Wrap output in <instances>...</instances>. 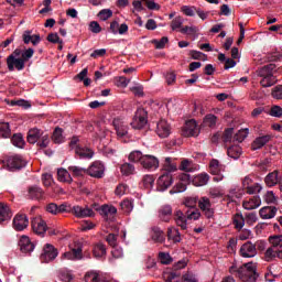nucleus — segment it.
Segmentation results:
<instances>
[{
    "instance_id": "f257e3e1",
    "label": "nucleus",
    "mask_w": 282,
    "mask_h": 282,
    "mask_svg": "<svg viewBox=\"0 0 282 282\" xmlns=\"http://www.w3.org/2000/svg\"><path fill=\"white\" fill-rule=\"evenodd\" d=\"M230 274L237 276L242 282H257L259 279V273H257V264L253 262H247L241 267H237L236 264L229 268Z\"/></svg>"
},
{
    "instance_id": "f03ea898",
    "label": "nucleus",
    "mask_w": 282,
    "mask_h": 282,
    "mask_svg": "<svg viewBox=\"0 0 282 282\" xmlns=\"http://www.w3.org/2000/svg\"><path fill=\"white\" fill-rule=\"evenodd\" d=\"M163 169L165 173L156 181V189L160 192L166 191L173 184V173L177 171V165L173 162L172 158H165Z\"/></svg>"
},
{
    "instance_id": "7ed1b4c3",
    "label": "nucleus",
    "mask_w": 282,
    "mask_h": 282,
    "mask_svg": "<svg viewBox=\"0 0 282 282\" xmlns=\"http://www.w3.org/2000/svg\"><path fill=\"white\" fill-rule=\"evenodd\" d=\"M276 69V64H268L260 68H258L257 74L260 80L261 87L268 88L276 85V76H274V72Z\"/></svg>"
},
{
    "instance_id": "20e7f679",
    "label": "nucleus",
    "mask_w": 282,
    "mask_h": 282,
    "mask_svg": "<svg viewBox=\"0 0 282 282\" xmlns=\"http://www.w3.org/2000/svg\"><path fill=\"white\" fill-rule=\"evenodd\" d=\"M178 169L183 171V173L178 174L177 193H184L188 184H191V174L188 173H193V163L184 159Z\"/></svg>"
},
{
    "instance_id": "39448f33",
    "label": "nucleus",
    "mask_w": 282,
    "mask_h": 282,
    "mask_svg": "<svg viewBox=\"0 0 282 282\" xmlns=\"http://www.w3.org/2000/svg\"><path fill=\"white\" fill-rule=\"evenodd\" d=\"M271 247L267 249L264 257L267 261L272 259H282V235L269 237Z\"/></svg>"
},
{
    "instance_id": "423d86ee",
    "label": "nucleus",
    "mask_w": 282,
    "mask_h": 282,
    "mask_svg": "<svg viewBox=\"0 0 282 282\" xmlns=\"http://www.w3.org/2000/svg\"><path fill=\"white\" fill-rule=\"evenodd\" d=\"M202 217V213L199 209H189L184 215L181 210L177 212V226L182 228V230H186L187 225L186 221L193 219L194 221H197Z\"/></svg>"
},
{
    "instance_id": "0eeeda50",
    "label": "nucleus",
    "mask_w": 282,
    "mask_h": 282,
    "mask_svg": "<svg viewBox=\"0 0 282 282\" xmlns=\"http://www.w3.org/2000/svg\"><path fill=\"white\" fill-rule=\"evenodd\" d=\"M149 122V112L144 108H138L131 122L132 129H142Z\"/></svg>"
},
{
    "instance_id": "6e6552de",
    "label": "nucleus",
    "mask_w": 282,
    "mask_h": 282,
    "mask_svg": "<svg viewBox=\"0 0 282 282\" xmlns=\"http://www.w3.org/2000/svg\"><path fill=\"white\" fill-rule=\"evenodd\" d=\"M86 175L95 177L96 180H102L105 177V164L100 161H95L86 169Z\"/></svg>"
},
{
    "instance_id": "1a4fd4ad",
    "label": "nucleus",
    "mask_w": 282,
    "mask_h": 282,
    "mask_svg": "<svg viewBox=\"0 0 282 282\" xmlns=\"http://www.w3.org/2000/svg\"><path fill=\"white\" fill-rule=\"evenodd\" d=\"M181 135H183V138H195L199 135V129H197V122L195 119H191L185 122L181 130Z\"/></svg>"
},
{
    "instance_id": "9d476101",
    "label": "nucleus",
    "mask_w": 282,
    "mask_h": 282,
    "mask_svg": "<svg viewBox=\"0 0 282 282\" xmlns=\"http://www.w3.org/2000/svg\"><path fill=\"white\" fill-rule=\"evenodd\" d=\"M58 257V249L51 243H46L43 248V252L40 257L42 263H50Z\"/></svg>"
},
{
    "instance_id": "9b49d317",
    "label": "nucleus",
    "mask_w": 282,
    "mask_h": 282,
    "mask_svg": "<svg viewBox=\"0 0 282 282\" xmlns=\"http://www.w3.org/2000/svg\"><path fill=\"white\" fill-rule=\"evenodd\" d=\"M198 208L204 213L207 219H210L215 215V209H213L210 198L206 196H203L198 199Z\"/></svg>"
},
{
    "instance_id": "f8f14e48",
    "label": "nucleus",
    "mask_w": 282,
    "mask_h": 282,
    "mask_svg": "<svg viewBox=\"0 0 282 282\" xmlns=\"http://www.w3.org/2000/svg\"><path fill=\"white\" fill-rule=\"evenodd\" d=\"M28 163L20 155L9 156L7 159V166L9 171H21Z\"/></svg>"
},
{
    "instance_id": "ddd939ff",
    "label": "nucleus",
    "mask_w": 282,
    "mask_h": 282,
    "mask_svg": "<svg viewBox=\"0 0 282 282\" xmlns=\"http://www.w3.org/2000/svg\"><path fill=\"white\" fill-rule=\"evenodd\" d=\"M141 166L147 171H156L160 167V160L151 154H144L141 161Z\"/></svg>"
},
{
    "instance_id": "4468645a",
    "label": "nucleus",
    "mask_w": 282,
    "mask_h": 282,
    "mask_svg": "<svg viewBox=\"0 0 282 282\" xmlns=\"http://www.w3.org/2000/svg\"><path fill=\"white\" fill-rule=\"evenodd\" d=\"M7 65L9 72H14V67L18 69V72L25 69V61H23L21 57L17 58L14 55L8 56Z\"/></svg>"
},
{
    "instance_id": "2eb2a0df",
    "label": "nucleus",
    "mask_w": 282,
    "mask_h": 282,
    "mask_svg": "<svg viewBox=\"0 0 282 282\" xmlns=\"http://www.w3.org/2000/svg\"><path fill=\"white\" fill-rule=\"evenodd\" d=\"M31 226L35 235L45 237V232H47V224H45V220H42L41 218H33L31 220Z\"/></svg>"
},
{
    "instance_id": "dca6fc26",
    "label": "nucleus",
    "mask_w": 282,
    "mask_h": 282,
    "mask_svg": "<svg viewBox=\"0 0 282 282\" xmlns=\"http://www.w3.org/2000/svg\"><path fill=\"white\" fill-rule=\"evenodd\" d=\"M171 124L169 121L162 119L156 123L155 133L159 138H169L171 135Z\"/></svg>"
},
{
    "instance_id": "f3484780",
    "label": "nucleus",
    "mask_w": 282,
    "mask_h": 282,
    "mask_svg": "<svg viewBox=\"0 0 282 282\" xmlns=\"http://www.w3.org/2000/svg\"><path fill=\"white\" fill-rule=\"evenodd\" d=\"M240 254L245 259H252V257H257V245L251 241L245 242L240 248Z\"/></svg>"
},
{
    "instance_id": "a211bd4d",
    "label": "nucleus",
    "mask_w": 282,
    "mask_h": 282,
    "mask_svg": "<svg viewBox=\"0 0 282 282\" xmlns=\"http://www.w3.org/2000/svg\"><path fill=\"white\" fill-rule=\"evenodd\" d=\"M30 224V220H28V216L20 214L17 215L13 218V228L14 230H18L19 232H21V230H25V228H28Z\"/></svg>"
},
{
    "instance_id": "6ab92c4d",
    "label": "nucleus",
    "mask_w": 282,
    "mask_h": 282,
    "mask_svg": "<svg viewBox=\"0 0 282 282\" xmlns=\"http://www.w3.org/2000/svg\"><path fill=\"white\" fill-rule=\"evenodd\" d=\"M29 199H35L36 202H41L43 197H45V191L41 188L39 185L30 186L28 189Z\"/></svg>"
},
{
    "instance_id": "aec40b11",
    "label": "nucleus",
    "mask_w": 282,
    "mask_h": 282,
    "mask_svg": "<svg viewBox=\"0 0 282 282\" xmlns=\"http://www.w3.org/2000/svg\"><path fill=\"white\" fill-rule=\"evenodd\" d=\"M72 213L74 214L75 217H79V218L94 217V215H96V213H94V209L89 207L83 208L80 206H74L72 208Z\"/></svg>"
},
{
    "instance_id": "412c9836",
    "label": "nucleus",
    "mask_w": 282,
    "mask_h": 282,
    "mask_svg": "<svg viewBox=\"0 0 282 282\" xmlns=\"http://www.w3.org/2000/svg\"><path fill=\"white\" fill-rule=\"evenodd\" d=\"M94 210H97L100 215H104L105 217H109V215H116L118 213V209L113 206L104 205L100 207L98 204L93 205Z\"/></svg>"
},
{
    "instance_id": "4be33fe9",
    "label": "nucleus",
    "mask_w": 282,
    "mask_h": 282,
    "mask_svg": "<svg viewBox=\"0 0 282 282\" xmlns=\"http://www.w3.org/2000/svg\"><path fill=\"white\" fill-rule=\"evenodd\" d=\"M270 140H272V134H265V135L258 137L252 142L251 149L253 151H257L259 149H263V147H265L268 144V142H270Z\"/></svg>"
},
{
    "instance_id": "5701e85b",
    "label": "nucleus",
    "mask_w": 282,
    "mask_h": 282,
    "mask_svg": "<svg viewBox=\"0 0 282 282\" xmlns=\"http://www.w3.org/2000/svg\"><path fill=\"white\" fill-rule=\"evenodd\" d=\"M19 246L21 252L28 253V252H33L34 251V245L32 240H30V237L28 236H22L19 240Z\"/></svg>"
},
{
    "instance_id": "b1692460",
    "label": "nucleus",
    "mask_w": 282,
    "mask_h": 282,
    "mask_svg": "<svg viewBox=\"0 0 282 282\" xmlns=\"http://www.w3.org/2000/svg\"><path fill=\"white\" fill-rule=\"evenodd\" d=\"M173 217V207L171 205H163L159 208V218L161 221H171Z\"/></svg>"
},
{
    "instance_id": "393cba45",
    "label": "nucleus",
    "mask_w": 282,
    "mask_h": 282,
    "mask_svg": "<svg viewBox=\"0 0 282 282\" xmlns=\"http://www.w3.org/2000/svg\"><path fill=\"white\" fill-rule=\"evenodd\" d=\"M75 155H78L80 160H91V158H94V150L77 145L75 149Z\"/></svg>"
},
{
    "instance_id": "a878e982",
    "label": "nucleus",
    "mask_w": 282,
    "mask_h": 282,
    "mask_svg": "<svg viewBox=\"0 0 282 282\" xmlns=\"http://www.w3.org/2000/svg\"><path fill=\"white\" fill-rule=\"evenodd\" d=\"M177 30L178 32H181V34H186L187 36H195V34L199 32V29L197 26L182 25V22L180 21V17L177 21Z\"/></svg>"
},
{
    "instance_id": "bb28decb",
    "label": "nucleus",
    "mask_w": 282,
    "mask_h": 282,
    "mask_svg": "<svg viewBox=\"0 0 282 282\" xmlns=\"http://www.w3.org/2000/svg\"><path fill=\"white\" fill-rule=\"evenodd\" d=\"M276 207L265 206L262 207L259 212L261 219H274L276 217Z\"/></svg>"
},
{
    "instance_id": "cd10ccee",
    "label": "nucleus",
    "mask_w": 282,
    "mask_h": 282,
    "mask_svg": "<svg viewBox=\"0 0 282 282\" xmlns=\"http://www.w3.org/2000/svg\"><path fill=\"white\" fill-rule=\"evenodd\" d=\"M42 135H43L42 130H40L37 128H33V129L29 130L26 140H28L29 144H36V142H39V140H41Z\"/></svg>"
},
{
    "instance_id": "c85d7f7f",
    "label": "nucleus",
    "mask_w": 282,
    "mask_h": 282,
    "mask_svg": "<svg viewBox=\"0 0 282 282\" xmlns=\"http://www.w3.org/2000/svg\"><path fill=\"white\" fill-rule=\"evenodd\" d=\"M151 239L154 243H164L166 239L164 236V231L160 229V227H152L151 228Z\"/></svg>"
},
{
    "instance_id": "c756f323",
    "label": "nucleus",
    "mask_w": 282,
    "mask_h": 282,
    "mask_svg": "<svg viewBox=\"0 0 282 282\" xmlns=\"http://www.w3.org/2000/svg\"><path fill=\"white\" fill-rule=\"evenodd\" d=\"M243 208H246V210H254V208H259V206H261V197H259L258 195L251 197L249 200H245L242 203Z\"/></svg>"
},
{
    "instance_id": "7c9ffc66",
    "label": "nucleus",
    "mask_w": 282,
    "mask_h": 282,
    "mask_svg": "<svg viewBox=\"0 0 282 282\" xmlns=\"http://www.w3.org/2000/svg\"><path fill=\"white\" fill-rule=\"evenodd\" d=\"M12 219V212L7 204L0 203V224L3 221H10Z\"/></svg>"
},
{
    "instance_id": "2f4dec72",
    "label": "nucleus",
    "mask_w": 282,
    "mask_h": 282,
    "mask_svg": "<svg viewBox=\"0 0 282 282\" xmlns=\"http://www.w3.org/2000/svg\"><path fill=\"white\" fill-rule=\"evenodd\" d=\"M112 124H113V127L117 131V135L119 138H124V135H127V133H129L127 126H124V123H122V121L120 119H113Z\"/></svg>"
},
{
    "instance_id": "473e14b6",
    "label": "nucleus",
    "mask_w": 282,
    "mask_h": 282,
    "mask_svg": "<svg viewBox=\"0 0 282 282\" xmlns=\"http://www.w3.org/2000/svg\"><path fill=\"white\" fill-rule=\"evenodd\" d=\"M64 259L69 261H75L76 259H83V249L78 247L77 249H72L63 254Z\"/></svg>"
},
{
    "instance_id": "72a5a7b5",
    "label": "nucleus",
    "mask_w": 282,
    "mask_h": 282,
    "mask_svg": "<svg viewBox=\"0 0 282 282\" xmlns=\"http://www.w3.org/2000/svg\"><path fill=\"white\" fill-rule=\"evenodd\" d=\"M198 200L199 198L197 196H187L183 198L182 204L186 206V208H189V210H194L197 207Z\"/></svg>"
},
{
    "instance_id": "f704fd0d",
    "label": "nucleus",
    "mask_w": 282,
    "mask_h": 282,
    "mask_svg": "<svg viewBox=\"0 0 282 282\" xmlns=\"http://www.w3.org/2000/svg\"><path fill=\"white\" fill-rule=\"evenodd\" d=\"M57 178L59 182H66L67 184H72L74 182L72 174H69V171L65 169L57 170Z\"/></svg>"
},
{
    "instance_id": "c9c22d12",
    "label": "nucleus",
    "mask_w": 282,
    "mask_h": 282,
    "mask_svg": "<svg viewBox=\"0 0 282 282\" xmlns=\"http://www.w3.org/2000/svg\"><path fill=\"white\" fill-rule=\"evenodd\" d=\"M227 155L232 160H239L241 158V147L231 145L227 149Z\"/></svg>"
},
{
    "instance_id": "e433bc0d",
    "label": "nucleus",
    "mask_w": 282,
    "mask_h": 282,
    "mask_svg": "<svg viewBox=\"0 0 282 282\" xmlns=\"http://www.w3.org/2000/svg\"><path fill=\"white\" fill-rule=\"evenodd\" d=\"M68 171L72 173L73 177H83L84 175H87V169L76 165L68 166Z\"/></svg>"
},
{
    "instance_id": "4c0bfd02",
    "label": "nucleus",
    "mask_w": 282,
    "mask_h": 282,
    "mask_svg": "<svg viewBox=\"0 0 282 282\" xmlns=\"http://www.w3.org/2000/svg\"><path fill=\"white\" fill-rule=\"evenodd\" d=\"M93 254L96 257V259H102V257L107 254V248L102 245V242H99L94 247Z\"/></svg>"
},
{
    "instance_id": "58836bf2",
    "label": "nucleus",
    "mask_w": 282,
    "mask_h": 282,
    "mask_svg": "<svg viewBox=\"0 0 282 282\" xmlns=\"http://www.w3.org/2000/svg\"><path fill=\"white\" fill-rule=\"evenodd\" d=\"M52 140L55 144H63V142H65V137H63L62 128H55L52 134Z\"/></svg>"
},
{
    "instance_id": "ea45409f",
    "label": "nucleus",
    "mask_w": 282,
    "mask_h": 282,
    "mask_svg": "<svg viewBox=\"0 0 282 282\" xmlns=\"http://www.w3.org/2000/svg\"><path fill=\"white\" fill-rule=\"evenodd\" d=\"M85 282H109V281L105 280L97 272H88L85 275Z\"/></svg>"
},
{
    "instance_id": "a19ab883",
    "label": "nucleus",
    "mask_w": 282,
    "mask_h": 282,
    "mask_svg": "<svg viewBox=\"0 0 282 282\" xmlns=\"http://www.w3.org/2000/svg\"><path fill=\"white\" fill-rule=\"evenodd\" d=\"M210 176L208 174H199L193 180L194 186H206Z\"/></svg>"
},
{
    "instance_id": "79ce46f5",
    "label": "nucleus",
    "mask_w": 282,
    "mask_h": 282,
    "mask_svg": "<svg viewBox=\"0 0 282 282\" xmlns=\"http://www.w3.org/2000/svg\"><path fill=\"white\" fill-rule=\"evenodd\" d=\"M153 184H155V176L151 174H147L142 178V186L145 187L148 191L153 188Z\"/></svg>"
},
{
    "instance_id": "37998d69",
    "label": "nucleus",
    "mask_w": 282,
    "mask_h": 282,
    "mask_svg": "<svg viewBox=\"0 0 282 282\" xmlns=\"http://www.w3.org/2000/svg\"><path fill=\"white\" fill-rule=\"evenodd\" d=\"M221 164H219V161L217 159H214L209 163V172L212 175H219L221 173Z\"/></svg>"
},
{
    "instance_id": "c03bdc74",
    "label": "nucleus",
    "mask_w": 282,
    "mask_h": 282,
    "mask_svg": "<svg viewBox=\"0 0 282 282\" xmlns=\"http://www.w3.org/2000/svg\"><path fill=\"white\" fill-rule=\"evenodd\" d=\"M11 143L13 147H17L18 149H23L25 141L23 140V134L15 133L11 138Z\"/></svg>"
},
{
    "instance_id": "a18cd8bd",
    "label": "nucleus",
    "mask_w": 282,
    "mask_h": 282,
    "mask_svg": "<svg viewBox=\"0 0 282 282\" xmlns=\"http://www.w3.org/2000/svg\"><path fill=\"white\" fill-rule=\"evenodd\" d=\"M0 135H1V138H10V135H12V130L10 129V123L0 122Z\"/></svg>"
},
{
    "instance_id": "49530a36",
    "label": "nucleus",
    "mask_w": 282,
    "mask_h": 282,
    "mask_svg": "<svg viewBox=\"0 0 282 282\" xmlns=\"http://www.w3.org/2000/svg\"><path fill=\"white\" fill-rule=\"evenodd\" d=\"M223 142H235V128H228L223 133Z\"/></svg>"
},
{
    "instance_id": "de8ad7c7",
    "label": "nucleus",
    "mask_w": 282,
    "mask_h": 282,
    "mask_svg": "<svg viewBox=\"0 0 282 282\" xmlns=\"http://www.w3.org/2000/svg\"><path fill=\"white\" fill-rule=\"evenodd\" d=\"M142 158H144V155L140 151L135 150L129 154L128 160L129 162H140V164H142Z\"/></svg>"
},
{
    "instance_id": "09e8293b",
    "label": "nucleus",
    "mask_w": 282,
    "mask_h": 282,
    "mask_svg": "<svg viewBox=\"0 0 282 282\" xmlns=\"http://www.w3.org/2000/svg\"><path fill=\"white\" fill-rule=\"evenodd\" d=\"M246 224V219L243 218V215L236 214L234 217V225L237 230H241Z\"/></svg>"
},
{
    "instance_id": "8fccbe9b",
    "label": "nucleus",
    "mask_w": 282,
    "mask_h": 282,
    "mask_svg": "<svg viewBox=\"0 0 282 282\" xmlns=\"http://www.w3.org/2000/svg\"><path fill=\"white\" fill-rule=\"evenodd\" d=\"M7 104H9L10 107H24V109H29L30 107V102H28L25 99L7 100Z\"/></svg>"
},
{
    "instance_id": "3c124183",
    "label": "nucleus",
    "mask_w": 282,
    "mask_h": 282,
    "mask_svg": "<svg viewBox=\"0 0 282 282\" xmlns=\"http://www.w3.org/2000/svg\"><path fill=\"white\" fill-rule=\"evenodd\" d=\"M181 12H183L185 17H195L197 8L195 6H183L181 7Z\"/></svg>"
},
{
    "instance_id": "603ef678",
    "label": "nucleus",
    "mask_w": 282,
    "mask_h": 282,
    "mask_svg": "<svg viewBox=\"0 0 282 282\" xmlns=\"http://www.w3.org/2000/svg\"><path fill=\"white\" fill-rule=\"evenodd\" d=\"M122 175H133L135 166L131 163H123L120 167Z\"/></svg>"
},
{
    "instance_id": "864d4df0",
    "label": "nucleus",
    "mask_w": 282,
    "mask_h": 282,
    "mask_svg": "<svg viewBox=\"0 0 282 282\" xmlns=\"http://www.w3.org/2000/svg\"><path fill=\"white\" fill-rule=\"evenodd\" d=\"M167 43H169V37L166 36H163L161 40H152V45H154L156 50H164Z\"/></svg>"
},
{
    "instance_id": "5fc2aeb1",
    "label": "nucleus",
    "mask_w": 282,
    "mask_h": 282,
    "mask_svg": "<svg viewBox=\"0 0 282 282\" xmlns=\"http://www.w3.org/2000/svg\"><path fill=\"white\" fill-rule=\"evenodd\" d=\"M39 149H47L50 147V134H42L37 141Z\"/></svg>"
},
{
    "instance_id": "6e6d98bb",
    "label": "nucleus",
    "mask_w": 282,
    "mask_h": 282,
    "mask_svg": "<svg viewBox=\"0 0 282 282\" xmlns=\"http://www.w3.org/2000/svg\"><path fill=\"white\" fill-rule=\"evenodd\" d=\"M120 207L126 215H130L131 210H133V203L129 199H126L121 202Z\"/></svg>"
},
{
    "instance_id": "4d7b16f0",
    "label": "nucleus",
    "mask_w": 282,
    "mask_h": 282,
    "mask_svg": "<svg viewBox=\"0 0 282 282\" xmlns=\"http://www.w3.org/2000/svg\"><path fill=\"white\" fill-rule=\"evenodd\" d=\"M167 241H172V243H177V229H175V227H170L167 229Z\"/></svg>"
},
{
    "instance_id": "13d9d810",
    "label": "nucleus",
    "mask_w": 282,
    "mask_h": 282,
    "mask_svg": "<svg viewBox=\"0 0 282 282\" xmlns=\"http://www.w3.org/2000/svg\"><path fill=\"white\" fill-rule=\"evenodd\" d=\"M248 138V129L240 130L234 135V142H243Z\"/></svg>"
},
{
    "instance_id": "bf43d9fd",
    "label": "nucleus",
    "mask_w": 282,
    "mask_h": 282,
    "mask_svg": "<svg viewBox=\"0 0 282 282\" xmlns=\"http://www.w3.org/2000/svg\"><path fill=\"white\" fill-rule=\"evenodd\" d=\"M98 17L101 21H107L108 19H111L113 17V11L110 9H102L99 11Z\"/></svg>"
},
{
    "instance_id": "052dcab7",
    "label": "nucleus",
    "mask_w": 282,
    "mask_h": 282,
    "mask_svg": "<svg viewBox=\"0 0 282 282\" xmlns=\"http://www.w3.org/2000/svg\"><path fill=\"white\" fill-rule=\"evenodd\" d=\"M204 124L206 127H215L217 124V116L215 115H207L204 119Z\"/></svg>"
},
{
    "instance_id": "680f3d73",
    "label": "nucleus",
    "mask_w": 282,
    "mask_h": 282,
    "mask_svg": "<svg viewBox=\"0 0 282 282\" xmlns=\"http://www.w3.org/2000/svg\"><path fill=\"white\" fill-rule=\"evenodd\" d=\"M269 116H272V118H282V108L281 106H272L269 112Z\"/></svg>"
},
{
    "instance_id": "e2e57ef3",
    "label": "nucleus",
    "mask_w": 282,
    "mask_h": 282,
    "mask_svg": "<svg viewBox=\"0 0 282 282\" xmlns=\"http://www.w3.org/2000/svg\"><path fill=\"white\" fill-rule=\"evenodd\" d=\"M46 41H48V43H57L58 45H63V40H61L58 33H50L46 37Z\"/></svg>"
},
{
    "instance_id": "0e129e2a",
    "label": "nucleus",
    "mask_w": 282,
    "mask_h": 282,
    "mask_svg": "<svg viewBox=\"0 0 282 282\" xmlns=\"http://www.w3.org/2000/svg\"><path fill=\"white\" fill-rule=\"evenodd\" d=\"M159 261L163 265H169V263H171V261H173V259H171V256L169 253L160 252L159 253Z\"/></svg>"
},
{
    "instance_id": "69168bd1",
    "label": "nucleus",
    "mask_w": 282,
    "mask_h": 282,
    "mask_svg": "<svg viewBox=\"0 0 282 282\" xmlns=\"http://www.w3.org/2000/svg\"><path fill=\"white\" fill-rule=\"evenodd\" d=\"M163 278L166 282H177V272L175 271L165 272Z\"/></svg>"
},
{
    "instance_id": "338daca9",
    "label": "nucleus",
    "mask_w": 282,
    "mask_h": 282,
    "mask_svg": "<svg viewBox=\"0 0 282 282\" xmlns=\"http://www.w3.org/2000/svg\"><path fill=\"white\" fill-rule=\"evenodd\" d=\"M32 56H34V50L28 48L25 51H22V56L20 58L22 61H24V63H28V61H30V58H32Z\"/></svg>"
},
{
    "instance_id": "774afa93",
    "label": "nucleus",
    "mask_w": 282,
    "mask_h": 282,
    "mask_svg": "<svg viewBox=\"0 0 282 282\" xmlns=\"http://www.w3.org/2000/svg\"><path fill=\"white\" fill-rule=\"evenodd\" d=\"M272 96L276 100H282V85L281 86H276L275 88H273Z\"/></svg>"
}]
</instances>
